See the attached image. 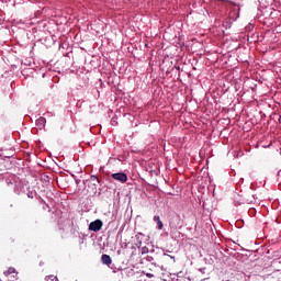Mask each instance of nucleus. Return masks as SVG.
<instances>
[{"mask_svg":"<svg viewBox=\"0 0 281 281\" xmlns=\"http://www.w3.org/2000/svg\"><path fill=\"white\" fill-rule=\"evenodd\" d=\"M104 223H102V220H95L89 224V231L90 232H100L102 229Z\"/></svg>","mask_w":281,"mask_h":281,"instance_id":"1","label":"nucleus"},{"mask_svg":"<svg viewBox=\"0 0 281 281\" xmlns=\"http://www.w3.org/2000/svg\"><path fill=\"white\" fill-rule=\"evenodd\" d=\"M112 179L120 181V183H126V181H128V176L124 172L112 173Z\"/></svg>","mask_w":281,"mask_h":281,"instance_id":"2","label":"nucleus"},{"mask_svg":"<svg viewBox=\"0 0 281 281\" xmlns=\"http://www.w3.org/2000/svg\"><path fill=\"white\" fill-rule=\"evenodd\" d=\"M85 186H89V183H92L94 187L100 183V179H98V176H91L90 179L83 181Z\"/></svg>","mask_w":281,"mask_h":281,"instance_id":"3","label":"nucleus"},{"mask_svg":"<svg viewBox=\"0 0 281 281\" xmlns=\"http://www.w3.org/2000/svg\"><path fill=\"white\" fill-rule=\"evenodd\" d=\"M101 262H102V265H106L108 267H110V265H112L113 260L111 259V256L102 255Z\"/></svg>","mask_w":281,"mask_h":281,"instance_id":"4","label":"nucleus"},{"mask_svg":"<svg viewBox=\"0 0 281 281\" xmlns=\"http://www.w3.org/2000/svg\"><path fill=\"white\" fill-rule=\"evenodd\" d=\"M154 221L157 223L158 229H164V222H161V217H159V215H155Z\"/></svg>","mask_w":281,"mask_h":281,"instance_id":"5","label":"nucleus"},{"mask_svg":"<svg viewBox=\"0 0 281 281\" xmlns=\"http://www.w3.org/2000/svg\"><path fill=\"white\" fill-rule=\"evenodd\" d=\"M12 273H16V269L9 268L7 271H4L5 278H8L9 276H12Z\"/></svg>","mask_w":281,"mask_h":281,"instance_id":"6","label":"nucleus"},{"mask_svg":"<svg viewBox=\"0 0 281 281\" xmlns=\"http://www.w3.org/2000/svg\"><path fill=\"white\" fill-rule=\"evenodd\" d=\"M45 281H58V277L54 274L46 276Z\"/></svg>","mask_w":281,"mask_h":281,"instance_id":"7","label":"nucleus"},{"mask_svg":"<svg viewBox=\"0 0 281 281\" xmlns=\"http://www.w3.org/2000/svg\"><path fill=\"white\" fill-rule=\"evenodd\" d=\"M246 203H254V195H249V199L246 200Z\"/></svg>","mask_w":281,"mask_h":281,"instance_id":"8","label":"nucleus"},{"mask_svg":"<svg viewBox=\"0 0 281 281\" xmlns=\"http://www.w3.org/2000/svg\"><path fill=\"white\" fill-rule=\"evenodd\" d=\"M142 254H148V247H143L142 248Z\"/></svg>","mask_w":281,"mask_h":281,"instance_id":"9","label":"nucleus"},{"mask_svg":"<svg viewBox=\"0 0 281 281\" xmlns=\"http://www.w3.org/2000/svg\"><path fill=\"white\" fill-rule=\"evenodd\" d=\"M147 278H154L151 273H147Z\"/></svg>","mask_w":281,"mask_h":281,"instance_id":"10","label":"nucleus"},{"mask_svg":"<svg viewBox=\"0 0 281 281\" xmlns=\"http://www.w3.org/2000/svg\"><path fill=\"white\" fill-rule=\"evenodd\" d=\"M40 122H45V117H41V119H40Z\"/></svg>","mask_w":281,"mask_h":281,"instance_id":"11","label":"nucleus"}]
</instances>
